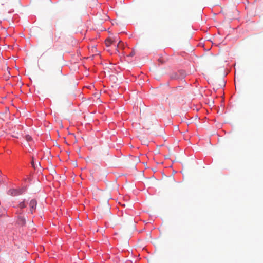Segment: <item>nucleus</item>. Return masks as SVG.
Wrapping results in <instances>:
<instances>
[{
	"label": "nucleus",
	"instance_id": "f257e3e1",
	"mask_svg": "<svg viewBox=\"0 0 263 263\" xmlns=\"http://www.w3.org/2000/svg\"><path fill=\"white\" fill-rule=\"evenodd\" d=\"M25 190L24 189H11L8 191V194L12 196H18L22 194Z\"/></svg>",
	"mask_w": 263,
	"mask_h": 263
},
{
	"label": "nucleus",
	"instance_id": "f03ea898",
	"mask_svg": "<svg viewBox=\"0 0 263 263\" xmlns=\"http://www.w3.org/2000/svg\"><path fill=\"white\" fill-rule=\"evenodd\" d=\"M37 202L35 199H32L29 202L30 211L31 213L35 211Z\"/></svg>",
	"mask_w": 263,
	"mask_h": 263
},
{
	"label": "nucleus",
	"instance_id": "7ed1b4c3",
	"mask_svg": "<svg viewBox=\"0 0 263 263\" xmlns=\"http://www.w3.org/2000/svg\"><path fill=\"white\" fill-rule=\"evenodd\" d=\"M17 223L20 226H24L26 223V220H25V218H24L23 217H22L21 216H18Z\"/></svg>",
	"mask_w": 263,
	"mask_h": 263
},
{
	"label": "nucleus",
	"instance_id": "20e7f679",
	"mask_svg": "<svg viewBox=\"0 0 263 263\" xmlns=\"http://www.w3.org/2000/svg\"><path fill=\"white\" fill-rule=\"evenodd\" d=\"M115 42V39H112L110 38L107 39L105 41V44L106 46L109 47L111 44H113Z\"/></svg>",
	"mask_w": 263,
	"mask_h": 263
},
{
	"label": "nucleus",
	"instance_id": "39448f33",
	"mask_svg": "<svg viewBox=\"0 0 263 263\" xmlns=\"http://www.w3.org/2000/svg\"><path fill=\"white\" fill-rule=\"evenodd\" d=\"M117 47L118 49H124V45L123 44V43L121 41H119Z\"/></svg>",
	"mask_w": 263,
	"mask_h": 263
},
{
	"label": "nucleus",
	"instance_id": "423d86ee",
	"mask_svg": "<svg viewBox=\"0 0 263 263\" xmlns=\"http://www.w3.org/2000/svg\"><path fill=\"white\" fill-rule=\"evenodd\" d=\"M18 207L22 209H23V208H25L26 207V205L24 203V201L21 202L19 204H18Z\"/></svg>",
	"mask_w": 263,
	"mask_h": 263
},
{
	"label": "nucleus",
	"instance_id": "0eeeda50",
	"mask_svg": "<svg viewBox=\"0 0 263 263\" xmlns=\"http://www.w3.org/2000/svg\"><path fill=\"white\" fill-rule=\"evenodd\" d=\"M25 138L27 141H30L32 140V137L28 135L25 136Z\"/></svg>",
	"mask_w": 263,
	"mask_h": 263
},
{
	"label": "nucleus",
	"instance_id": "6e6552de",
	"mask_svg": "<svg viewBox=\"0 0 263 263\" xmlns=\"http://www.w3.org/2000/svg\"><path fill=\"white\" fill-rule=\"evenodd\" d=\"M31 165H32V166L34 168H35V164H34V158L33 157H32V158Z\"/></svg>",
	"mask_w": 263,
	"mask_h": 263
},
{
	"label": "nucleus",
	"instance_id": "1a4fd4ad",
	"mask_svg": "<svg viewBox=\"0 0 263 263\" xmlns=\"http://www.w3.org/2000/svg\"><path fill=\"white\" fill-rule=\"evenodd\" d=\"M176 75H177V74H176V73H175V74H174V76H172V78H174V79L178 78V77L176 76Z\"/></svg>",
	"mask_w": 263,
	"mask_h": 263
},
{
	"label": "nucleus",
	"instance_id": "9d476101",
	"mask_svg": "<svg viewBox=\"0 0 263 263\" xmlns=\"http://www.w3.org/2000/svg\"><path fill=\"white\" fill-rule=\"evenodd\" d=\"M134 53L132 52V53H130V56H133V55H134Z\"/></svg>",
	"mask_w": 263,
	"mask_h": 263
},
{
	"label": "nucleus",
	"instance_id": "9b49d317",
	"mask_svg": "<svg viewBox=\"0 0 263 263\" xmlns=\"http://www.w3.org/2000/svg\"><path fill=\"white\" fill-rule=\"evenodd\" d=\"M223 85H224V84H225V82H223Z\"/></svg>",
	"mask_w": 263,
	"mask_h": 263
}]
</instances>
